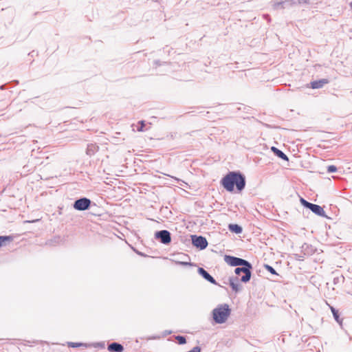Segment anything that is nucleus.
<instances>
[{
    "label": "nucleus",
    "mask_w": 352,
    "mask_h": 352,
    "mask_svg": "<svg viewBox=\"0 0 352 352\" xmlns=\"http://www.w3.org/2000/svg\"><path fill=\"white\" fill-rule=\"evenodd\" d=\"M252 269L253 267L250 262L241 265L234 269V273L236 276L229 278V285L233 292L237 293L241 290L242 287L239 285V281L247 283L250 280Z\"/></svg>",
    "instance_id": "nucleus-1"
},
{
    "label": "nucleus",
    "mask_w": 352,
    "mask_h": 352,
    "mask_svg": "<svg viewBox=\"0 0 352 352\" xmlns=\"http://www.w3.org/2000/svg\"><path fill=\"white\" fill-rule=\"evenodd\" d=\"M220 184L228 192H233L236 186V191L241 192L246 185L245 176L239 170L230 171L221 178Z\"/></svg>",
    "instance_id": "nucleus-2"
},
{
    "label": "nucleus",
    "mask_w": 352,
    "mask_h": 352,
    "mask_svg": "<svg viewBox=\"0 0 352 352\" xmlns=\"http://www.w3.org/2000/svg\"><path fill=\"white\" fill-rule=\"evenodd\" d=\"M231 309L228 304L219 305L212 311V319L217 324L224 323L230 316Z\"/></svg>",
    "instance_id": "nucleus-3"
},
{
    "label": "nucleus",
    "mask_w": 352,
    "mask_h": 352,
    "mask_svg": "<svg viewBox=\"0 0 352 352\" xmlns=\"http://www.w3.org/2000/svg\"><path fill=\"white\" fill-rule=\"evenodd\" d=\"M74 209L78 211L87 210L91 208V206H96L95 203H93L90 199L82 197L77 199L74 201L72 204Z\"/></svg>",
    "instance_id": "nucleus-4"
},
{
    "label": "nucleus",
    "mask_w": 352,
    "mask_h": 352,
    "mask_svg": "<svg viewBox=\"0 0 352 352\" xmlns=\"http://www.w3.org/2000/svg\"><path fill=\"white\" fill-rule=\"evenodd\" d=\"M154 237L157 241L166 245L171 243V233L167 230L156 231Z\"/></svg>",
    "instance_id": "nucleus-5"
},
{
    "label": "nucleus",
    "mask_w": 352,
    "mask_h": 352,
    "mask_svg": "<svg viewBox=\"0 0 352 352\" xmlns=\"http://www.w3.org/2000/svg\"><path fill=\"white\" fill-rule=\"evenodd\" d=\"M190 237L194 247L201 250H205L207 248L208 243L206 237L196 234L191 235Z\"/></svg>",
    "instance_id": "nucleus-6"
},
{
    "label": "nucleus",
    "mask_w": 352,
    "mask_h": 352,
    "mask_svg": "<svg viewBox=\"0 0 352 352\" xmlns=\"http://www.w3.org/2000/svg\"><path fill=\"white\" fill-rule=\"evenodd\" d=\"M224 261L230 266L236 267L249 262L245 259L227 254L224 256Z\"/></svg>",
    "instance_id": "nucleus-7"
},
{
    "label": "nucleus",
    "mask_w": 352,
    "mask_h": 352,
    "mask_svg": "<svg viewBox=\"0 0 352 352\" xmlns=\"http://www.w3.org/2000/svg\"><path fill=\"white\" fill-rule=\"evenodd\" d=\"M296 5V0H283L280 1H272L274 10L285 9Z\"/></svg>",
    "instance_id": "nucleus-8"
},
{
    "label": "nucleus",
    "mask_w": 352,
    "mask_h": 352,
    "mask_svg": "<svg viewBox=\"0 0 352 352\" xmlns=\"http://www.w3.org/2000/svg\"><path fill=\"white\" fill-rule=\"evenodd\" d=\"M197 272L203 278L209 283L215 285H219L216 280L203 267H199Z\"/></svg>",
    "instance_id": "nucleus-9"
},
{
    "label": "nucleus",
    "mask_w": 352,
    "mask_h": 352,
    "mask_svg": "<svg viewBox=\"0 0 352 352\" xmlns=\"http://www.w3.org/2000/svg\"><path fill=\"white\" fill-rule=\"evenodd\" d=\"M329 82V80L327 78H322L317 80H314L310 82L309 85H307V87H310L313 89H320L323 87L324 85H327Z\"/></svg>",
    "instance_id": "nucleus-10"
},
{
    "label": "nucleus",
    "mask_w": 352,
    "mask_h": 352,
    "mask_svg": "<svg viewBox=\"0 0 352 352\" xmlns=\"http://www.w3.org/2000/svg\"><path fill=\"white\" fill-rule=\"evenodd\" d=\"M308 209L319 217L328 218L323 208L319 205L311 203Z\"/></svg>",
    "instance_id": "nucleus-11"
},
{
    "label": "nucleus",
    "mask_w": 352,
    "mask_h": 352,
    "mask_svg": "<svg viewBox=\"0 0 352 352\" xmlns=\"http://www.w3.org/2000/svg\"><path fill=\"white\" fill-rule=\"evenodd\" d=\"M107 350L109 352H123L124 348L120 343L113 342L108 344Z\"/></svg>",
    "instance_id": "nucleus-12"
},
{
    "label": "nucleus",
    "mask_w": 352,
    "mask_h": 352,
    "mask_svg": "<svg viewBox=\"0 0 352 352\" xmlns=\"http://www.w3.org/2000/svg\"><path fill=\"white\" fill-rule=\"evenodd\" d=\"M271 150L274 153V154L278 158L286 162L289 161V157H287V155L281 150L278 149L275 146H272Z\"/></svg>",
    "instance_id": "nucleus-13"
},
{
    "label": "nucleus",
    "mask_w": 352,
    "mask_h": 352,
    "mask_svg": "<svg viewBox=\"0 0 352 352\" xmlns=\"http://www.w3.org/2000/svg\"><path fill=\"white\" fill-rule=\"evenodd\" d=\"M99 149V146L96 144H88L86 149V154L87 155H94Z\"/></svg>",
    "instance_id": "nucleus-14"
},
{
    "label": "nucleus",
    "mask_w": 352,
    "mask_h": 352,
    "mask_svg": "<svg viewBox=\"0 0 352 352\" xmlns=\"http://www.w3.org/2000/svg\"><path fill=\"white\" fill-rule=\"evenodd\" d=\"M301 248L305 254L311 255L316 251V248L314 246L306 243H305Z\"/></svg>",
    "instance_id": "nucleus-15"
},
{
    "label": "nucleus",
    "mask_w": 352,
    "mask_h": 352,
    "mask_svg": "<svg viewBox=\"0 0 352 352\" xmlns=\"http://www.w3.org/2000/svg\"><path fill=\"white\" fill-rule=\"evenodd\" d=\"M228 230L231 232L235 233L236 234H241L243 232V228L236 223H230L228 225Z\"/></svg>",
    "instance_id": "nucleus-16"
},
{
    "label": "nucleus",
    "mask_w": 352,
    "mask_h": 352,
    "mask_svg": "<svg viewBox=\"0 0 352 352\" xmlns=\"http://www.w3.org/2000/svg\"><path fill=\"white\" fill-rule=\"evenodd\" d=\"M330 309L331 311V313L333 314L334 320L340 325H342V319L340 318V314L338 309H336L335 307L330 306Z\"/></svg>",
    "instance_id": "nucleus-17"
},
{
    "label": "nucleus",
    "mask_w": 352,
    "mask_h": 352,
    "mask_svg": "<svg viewBox=\"0 0 352 352\" xmlns=\"http://www.w3.org/2000/svg\"><path fill=\"white\" fill-rule=\"evenodd\" d=\"M13 240V236H0V247L4 246L7 243H10Z\"/></svg>",
    "instance_id": "nucleus-18"
},
{
    "label": "nucleus",
    "mask_w": 352,
    "mask_h": 352,
    "mask_svg": "<svg viewBox=\"0 0 352 352\" xmlns=\"http://www.w3.org/2000/svg\"><path fill=\"white\" fill-rule=\"evenodd\" d=\"M67 346L69 347H72V348H76V347H79V346H85V347H87L88 346V344H86V343H82V342H67ZM89 346H90V344H89Z\"/></svg>",
    "instance_id": "nucleus-19"
},
{
    "label": "nucleus",
    "mask_w": 352,
    "mask_h": 352,
    "mask_svg": "<svg viewBox=\"0 0 352 352\" xmlns=\"http://www.w3.org/2000/svg\"><path fill=\"white\" fill-rule=\"evenodd\" d=\"M175 339L177 340V343L179 345H183L186 343V338L184 336H180V335L175 336Z\"/></svg>",
    "instance_id": "nucleus-20"
},
{
    "label": "nucleus",
    "mask_w": 352,
    "mask_h": 352,
    "mask_svg": "<svg viewBox=\"0 0 352 352\" xmlns=\"http://www.w3.org/2000/svg\"><path fill=\"white\" fill-rule=\"evenodd\" d=\"M263 267L270 274H272L273 275L278 276V274L276 272V271L272 266H271L268 264H264Z\"/></svg>",
    "instance_id": "nucleus-21"
},
{
    "label": "nucleus",
    "mask_w": 352,
    "mask_h": 352,
    "mask_svg": "<svg viewBox=\"0 0 352 352\" xmlns=\"http://www.w3.org/2000/svg\"><path fill=\"white\" fill-rule=\"evenodd\" d=\"M300 204L306 208H309V206L311 205V202H309L308 201L305 200L304 198L300 197Z\"/></svg>",
    "instance_id": "nucleus-22"
},
{
    "label": "nucleus",
    "mask_w": 352,
    "mask_h": 352,
    "mask_svg": "<svg viewBox=\"0 0 352 352\" xmlns=\"http://www.w3.org/2000/svg\"><path fill=\"white\" fill-rule=\"evenodd\" d=\"M145 126V122L144 120H140L138 122V126L137 127V130L138 131H144V127Z\"/></svg>",
    "instance_id": "nucleus-23"
},
{
    "label": "nucleus",
    "mask_w": 352,
    "mask_h": 352,
    "mask_svg": "<svg viewBox=\"0 0 352 352\" xmlns=\"http://www.w3.org/2000/svg\"><path fill=\"white\" fill-rule=\"evenodd\" d=\"M338 168L334 165H330L327 166V172L328 173H336L337 171Z\"/></svg>",
    "instance_id": "nucleus-24"
},
{
    "label": "nucleus",
    "mask_w": 352,
    "mask_h": 352,
    "mask_svg": "<svg viewBox=\"0 0 352 352\" xmlns=\"http://www.w3.org/2000/svg\"><path fill=\"white\" fill-rule=\"evenodd\" d=\"M176 263L179 265L182 266H188V265H192V263L190 262H186V261H177Z\"/></svg>",
    "instance_id": "nucleus-25"
},
{
    "label": "nucleus",
    "mask_w": 352,
    "mask_h": 352,
    "mask_svg": "<svg viewBox=\"0 0 352 352\" xmlns=\"http://www.w3.org/2000/svg\"><path fill=\"white\" fill-rule=\"evenodd\" d=\"M167 63L166 62H164V63H162L160 60H154L153 62V65L157 67H159V66H161L164 64H166Z\"/></svg>",
    "instance_id": "nucleus-26"
},
{
    "label": "nucleus",
    "mask_w": 352,
    "mask_h": 352,
    "mask_svg": "<svg viewBox=\"0 0 352 352\" xmlns=\"http://www.w3.org/2000/svg\"><path fill=\"white\" fill-rule=\"evenodd\" d=\"M92 346H94V347L104 348V344L103 342H96L92 344Z\"/></svg>",
    "instance_id": "nucleus-27"
},
{
    "label": "nucleus",
    "mask_w": 352,
    "mask_h": 352,
    "mask_svg": "<svg viewBox=\"0 0 352 352\" xmlns=\"http://www.w3.org/2000/svg\"><path fill=\"white\" fill-rule=\"evenodd\" d=\"M340 279H342V280L344 279V276H340V277H335L333 278V283L336 285L337 284L339 281H340Z\"/></svg>",
    "instance_id": "nucleus-28"
},
{
    "label": "nucleus",
    "mask_w": 352,
    "mask_h": 352,
    "mask_svg": "<svg viewBox=\"0 0 352 352\" xmlns=\"http://www.w3.org/2000/svg\"><path fill=\"white\" fill-rule=\"evenodd\" d=\"M172 333V331L170 330H165L162 333V337H166L168 335H170Z\"/></svg>",
    "instance_id": "nucleus-29"
},
{
    "label": "nucleus",
    "mask_w": 352,
    "mask_h": 352,
    "mask_svg": "<svg viewBox=\"0 0 352 352\" xmlns=\"http://www.w3.org/2000/svg\"><path fill=\"white\" fill-rule=\"evenodd\" d=\"M309 0H296V4L297 3H309Z\"/></svg>",
    "instance_id": "nucleus-30"
},
{
    "label": "nucleus",
    "mask_w": 352,
    "mask_h": 352,
    "mask_svg": "<svg viewBox=\"0 0 352 352\" xmlns=\"http://www.w3.org/2000/svg\"><path fill=\"white\" fill-rule=\"evenodd\" d=\"M135 252L138 255H140V256H146V254H143V253H142V252H139V251H138V250H135Z\"/></svg>",
    "instance_id": "nucleus-31"
},
{
    "label": "nucleus",
    "mask_w": 352,
    "mask_h": 352,
    "mask_svg": "<svg viewBox=\"0 0 352 352\" xmlns=\"http://www.w3.org/2000/svg\"><path fill=\"white\" fill-rule=\"evenodd\" d=\"M52 240H50L49 241H47V244H49V245H52Z\"/></svg>",
    "instance_id": "nucleus-32"
},
{
    "label": "nucleus",
    "mask_w": 352,
    "mask_h": 352,
    "mask_svg": "<svg viewBox=\"0 0 352 352\" xmlns=\"http://www.w3.org/2000/svg\"><path fill=\"white\" fill-rule=\"evenodd\" d=\"M1 89H5V85H3L0 87Z\"/></svg>",
    "instance_id": "nucleus-33"
},
{
    "label": "nucleus",
    "mask_w": 352,
    "mask_h": 352,
    "mask_svg": "<svg viewBox=\"0 0 352 352\" xmlns=\"http://www.w3.org/2000/svg\"><path fill=\"white\" fill-rule=\"evenodd\" d=\"M29 343H30V341H25V345H28V344H29Z\"/></svg>",
    "instance_id": "nucleus-34"
},
{
    "label": "nucleus",
    "mask_w": 352,
    "mask_h": 352,
    "mask_svg": "<svg viewBox=\"0 0 352 352\" xmlns=\"http://www.w3.org/2000/svg\"><path fill=\"white\" fill-rule=\"evenodd\" d=\"M59 239H60L59 237H58L57 239H54V241H55V242L58 241Z\"/></svg>",
    "instance_id": "nucleus-35"
},
{
    "label": "nucleus",
    "mask_w": 352,
    "mask_h": 352,
    "mask_svg": "<svg viewBox=\"0 0 352 352\" xmlns=\"http://www.w3.org/2000/svg\"><path fill=\"white\" fill-rule=\"evenodd\" d=\"M13 82H14V83H16V84H18V83H19V81H18V80H14Z\"/></svg>",
    "instance_id": "nucleus-36"
},
{
    "label": "nucleus",
    "mask_w": 352,
    "mask_h": 352,
    "mask_svg": "<svg viewBox=\"0 0 352 352\" xmlns=\"http://www.w3.org/2000/svg\"><path fill=\"white\" fill-rule=\"evenodd\" d=\"M350 6L352 8V1L350 3Z\"/></svg>",
    "instance_id": "nucleus-37"
}]
</instances>
